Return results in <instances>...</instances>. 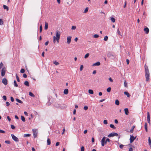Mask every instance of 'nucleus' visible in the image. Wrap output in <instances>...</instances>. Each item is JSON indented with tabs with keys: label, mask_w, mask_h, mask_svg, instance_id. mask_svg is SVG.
Here are the masks:
<instances>
[{
	"label": "nucleus",
	"mask_w": 151,
	"mask_h": 151,
	"mask_svg": "<svg viewBox=\"0 0 151 151\" xmlns=\"http://www.w3.org/2000/svg\"><path fill=\"white\" fill-rule=\"evenodd\" d=\"M60 32L57 30L56 31V37L55 36H53V42L55 43V40L57 41L58 42H59V40L60 38Z\"/></svg>",
	"instance_id": "obj_1"
},
{
	"label": "nucleus",
	"mask_w": 151,
	"mask_h": 151,
	"mask_svg": "<svg viewBox=\"0 0 151 151\" xmlns=\"http://www.w3.org/2000/svg\"><path fill=\"white\" fill-rule=\"evenodd\" d=\"M150 73H145V77L146 78V82H149L150 81Z\"/></svg>",
	"instance_id": "obj_2"
},
{
	"label": "nucleus",
	"mask_w": 151,
	"mask_h": 151,
	"mask_svg": "<svg viewBox=\"0 0 151 151\" xmlns=\"http://www.w3.org/2000/svg\"><path fill=\"white\" fill-rule=\"evenodd\" d=\"M118 136V134L117 133L115 132H112L108 135V137H110L114 136Z\"/></svg>",
	"instance_id": "obj_3"
},
{
	"label": "nucleus",
	"mask_w": 151,
	"mask_h": 151,
	"mask_svg": "<svg viewBox=\"0 0 151 151\" xmlns=\"http://www.w3.org/2000/svg\"><path fill=\"white\" fill-rule=\"evenodd\" d=\"M11 136L13 139L16 142H18L19 141V139L17 137H16L13 134H11Z\"/></svg>",
	"instance_id": "obj_4"
},
{
	"label": "nucleus",
	"mask_w": 151,
	"mask_h": 151,
	"mask_svg": "<svg viewBox=\"0 0 151 151\" xmlns=\"http://www.w3.org/2000/svg\"><path fill=\"white\" fill-rule=\"evenodd\" d=\"M32 131L33 132V135L34 138H36L37 135V130L36 129H33Z\"/></svg>",
	"instance_id": "obj_5"
},
{
	"label": "nucleus",
	"mask_w": 151,
	"mask_h": 151,
	"mask_svg": "<svg viewBox=\"0 0 151 151\" xmlns=\"http://www.w3.org/2000/svg\"><path fill=\"white\" fill-rule=\"evenodd\" d=\"M136 137V136L134 137L133 135H130V142L131 143H132L135 139Z\"/></svg>",
	"instance_id": "obj_6"
},
{
	"label": "nucleus",
	"mask_w": 151,
	"mask_h": 151,
	"mask_svg": "<svg viewBox=\"0 0 151 151\" xmlns=\"http://www.w3.org/2000/svg\"><path fill=\"white\" fill-rule=\"evenodd\" d=\"M6 73V68H3L1 70V75L2 76H4Z\"/></svg>",
	"instance_id": "obj_7"
},
{
	"label": "nucleus",
	"mask_w": 151,
	"mask_h": 151,
	"mask_svg": "<svg viewBox=\"0 0 151 151\" xmlns=\"http://www.w3.org/2000/svg\"><path fill=\"white\" fill-rule=\"evenodd\" d=\"M147 120L148 121L149 124H150V113L149 112H147Z\"/></svg>",
	"instance_id": "obj_8"
},
{
	"label": "nucleus",
	"mask_w": 151,
	"mask_h": 151,
	"mask_svg": "<svg viewBox=\"0 0 151 151\" xmlns=\"http://www.w3.org/2000/svg\"><path fill=\"white\" fill-rule=\"evenodd\" d=\"M106 139V137H104L101 140V144L102 146H104L105 145V141Z\"/></svg>",
	"instance_id": "obj_9"
},
{
	"label": "nucleus",
	"mask_w": 151,
	"mask_h": 151,
	"mask_svg": "<svg viewBox=\"0 0 151 151\" xmlns=\"http://www.w3.org/2000/svg\"><path fill=\"white\" fill-rule=\"evenodd\" d=\"M145 73H150L147 66L145 64L144 66Z\"/></svg>",
	"instance_id": "obj_10"
},
{
	"label": "nucleus",
	"mask_w": 151,
	"mask_h": 151,
	"mask_svg": "<svg viewBox=\"0 0 151 151\" xmlns=\"http://www.w3.org/2000/svg\"><path fill=\"white\" fill-rule=\"evenodd\" d=\"M2 83L5 85H6L7 84V80L6 78H4L2 81Z\"/></svg>",
	"instance_id": "obj_11"
},
{
	"label": "nucleus",
	"mask_w": 151,
	"mask_h": 151,
	"mask_svg": "<svg viewBox=\"0 0 151 151\" xmlns=\"http://www.w3.org/2000/svg\"><path fill=\"white\" fill-rule=\"evenodd\" d=\"M107 56L109 58H111V57H115L114 55H113V54L110 52H109L107 54Z\"/></svg>",
	"instance_id": "obj_12"
},
{
	"label": "nucleus",
	"mask_w": 151,
	"mask_h": 151,
	"mask_svg": "<svg viewBox=\"0 0 151 151\" xmlns=\"http://www.w3.org/2000/svg\"><path fill=\"white\" fill-rule=\"evenodd\" d=\"M71 37H72L71 36H68V37H67V42L68 44H69L70 43L71 41Z\"/></svg>",
	"instance_id": "obj_13"
},
{
	"label": "nucleus",
	"mask_w": 151,
	"mask_h": 151,
	"mask_svg": "<svg viewBox=\"0 0 151 151\" xmlns=\"http://www.w3.org/2000/svg\"><path fill=\"white\" fill-rule=\"evenodd\" d=\"M144 31L146 34H147L149 32V30L148 28L146 27L144 29Z\"/></svg>",
	"instance_id": "obj_14"
},
{
	"label": "nucleus",
	"mask_w": 151,
	"mask_h": 151,
	"mask_svg": "<svg viewBox=\"0 0 151 151\" xmlns=\"http://www.w3.org/2000/svg\"><path fill=\"white\" fill-rule=\"evenodd\" d=\"M124 111H125V114L126 115H128L129 114V110L128 108H126L124 109Z\"/></svg>",
	"instance_id": "obj_15"
},
{
	"label": "nucleus",
	"mask_w": 151,
	"mask_h": 151,
	"mask_svg": "<svg viewBox=\"0 0 151 151\" xmlns=\"http://www.w3.org/2000/svg\"><path fill=\"white\" fill-rule=\"evenodd\" d=\"M100 63L99 62H97L96 63L93 64L92 65L93 66H99V65H100Z\"/></svg>",
	"instance_id": "obj_16"
},
{
	"label": "nucleus",
	"mask_w": 151,
	"mask_h": 151,
	"mask_svg": "<svg viewBox=\"0 0 151 151\" xmlns=\"http://www.w3.org/2000/svg\"><path fill=\"white\" fill-rule=\"evenodd\" d=\"M63 93L65 94H67L68 93V89L67 88H66L65 89H64Z\"/></svg>",
	"instance_id": "obj_17"
},
{
	"label": "nucleus",
	"mask_w": 151,
	"mask_h": 151,
	"mask_svg": "<svg viewBox=\"0 0 151 151\" xmlns=\"http://www.w3.org/2000/svg\"><path fill=\"white\" fill-rule=\"evenodd\" d=\"M48 28V23L46 22H45V30H47Z\"/></svg>",
	"instance_id": "obj_18"
},
{
	"label": "nucleus",
	"mask_w": 151,
	"mask_h": 151,
	"mask_svg": "<svg viewBox=\"0 0 151 151\" xmlns=\"http://www.w3.org/2000/svg\"><path fill=\"white\" fill-rule=\"evenodd\" d=\"M148 143L149 145L150 146V147L151 149V140L150 137L148 138Z\"/></svg>",
	"instance_id": "obj_19"
},
{
	"label": "nucleus",
	"mask_w": 151,
	"mask_h": 151,
	"mask_svg": "<svg viewBox=\"0 0 151 151\" xmlns=\"http://www.w3.org/2000/svg\"><path fill=\"white\" fill-rule=\"evenodd\" d=\"M124 93L128 97H129L130 96L129 94L127 92L125 91L124 92Z\"/></svg>",
	"instance_id": "obj_20"
},
{
	"label": "nucleus",
	"mask_w": 151,
	"mask_h": 151,
	"mask_svg": "<svg viewBox=\"0 0 151 151\" xmlns=\"http://www.w3.org/2000/svg\"><path fill=\"white\" fill-rule=\"evenodd\" d=\"M135 127L134 125L132 127L131 129H130V132H131L132 133L133 132V130H134V128H135Z\"/></svg>",
	"instance_id": "obj_21"
},
{
	"label": "nucleus",
	"mask_w": 151,
	"mask_h": 151,
	"mask_svg": "<svg viewBox=\"0 0 151 151\" xmlns=\"http://www.w3.org/2000/svg\"><path fill=\"white\" fill-rule=\"evenodd\" d=\"M3 6L4 9H6L7 11L9 10V7L6 5H4Z\"/></svg>",
	"instance_id": "obj_22"
},
{
	"label": "nucleus",
	"mask_w": 151,
	"mask_h": 151,
	"mask_svg": "<svg viewBox=\"0 0 151 151\" xmlns=\"http://www.w3.org/2000/svg\"><path fill=\"white\" fill-rule=\"evenodd\" d=\"M24 84L27 86H29V82L27 81H26L24 82Z\"/></svg>",
	"instance_id": "obj_23"
},
{
	"label": "nucleus",
	"mask_w": 151,
	"mask_h": 151,
	"mask_svg": "<svg viewBox=\"0 0 151 151\" xmlns=\"http://www.w3.org/2000/svg\"><path fill=\"white\" fill-rule=\"evenodd\" d=\"M29 95L30 96L33 97H34L35 96V95L32 93L30 92H29Z\"/></svg>",
	"instance_id": "obj_24"
},
{
	"label": "nucleus",
	"mask_w": 151,
	"mask_h": 151,
	"mask_svg": "<svg viewBox=\"0 0 151 151\" xmlns=\"http://www.w3.org/2000/svg\"><path fill=\"white\" fill-rule=\"evenodd\" d=\"M51 144V142L50 141V140L48 138L47 140V144L48 145H50Z\"/></svg>",
	"instance_id": "obj_25"
},
{
	"label": "nucleus",
	"mask_w": 151,
	"mask_h": 151,
	"mask_svg": "<svg viewBox=\"0 0 151 151\" xmlns=\"http://www.w3.org/2000/svg\"><path fill=\"white\" fill-rule=\"evenodd\" d=\"M21 118L23 122H25V118L23 116H21Z\"/></svg>",
	"instance_id": "obj_26"
},
{
	"label": "nucleus",
	"mask_w": 151,
	"mask_h": 151,
	"mask_svg": "<svg viewBox=\"0 0 151 151\" xmlns=\"http://www.w3.org/2000/svg\"><path fill=\"white\" fill-rule=\"evenodd\" d=\"M16 101L20 103L21 104H22L23 102L21 101V100H20L19 99H16Z\"/></svg>",
	"instance_id": "obj_27"
},
{
	"label": "nucleus",
	"mask_w": 151,
	"mask_h": 151,
	"mask_svg": "<svg viewBox=\"0 0 151 151\" xmlns=\"http://www.w3.org/2000/svg\"><path fill=\"white\" fill-rule=\"evenodd\" d=\"M115 104L117 105H119V102L118 100H116L115 101Z\"/></svg>",
	"instance_id": "obj_28"
},
{
	"label": "nucleus",
	"mask_w": 151,
	"mask_h": 151,
	"mask_svg": "<svg viewBox=\"0 0 151 151\" xmlns=\"http://www.w3.org/2000/svg\"><path fill=\"white\" fill-rule=\"evenodd\" d=\"M88 93L90 94H93V91L91 89H89L88 90Z\"/></svg>",
	"instance_id": "obj_29"
},
{
	"label": "nucleus",
	"mask_w": 151,
	"mask_h": 151,
	"mask_svg": "<svg viewBox=\"0 0 151 151\" xmlns=\"http://www.w3.org/2000/svg\"><path fill=\"white\" fill-rule=\"evenodd\" d=\"M4 22L2 19H0V25H1L3 24Z\"/></svg>",
	"instance_id": "obj_30"
},
{
	"label": "nucleus",
	"mask_w": 151,
	"mask_h": 151,
	"mask_svg": "<svg viewBox=\"0 0 151 151\" xmlns=\"http://www.w3.org/2000/svg\"><path fill=\"white\" fill-rule=\"evenodd\" d=\"M110 127L113 129H116V127L114 126V125L113 124H110Z\"/></svg>",
	"instance_id": "obj_31"
},
{
	"label": "nucleus",
	"mask_w": 151,
	"mask_h": 151,
	"mask_svg": "<svg viewBox=\"0 0 151 151\" xmlns=\"http://www.w3.org/2000/svg\"><path fill=\"white\" fill-rule=\"evenodd\" d=\"M31 135V134H25L24 135V137H29Z\"/></svg>",
	"instance_id": "obj_32"
},
{
	"label": "nucleus",
	"mask_w": 151,
	"mask_h": 151,
	"mask_svg": "<svg viewBox=\"0 0 151 151\" xmlns=\"http://www.w3.org/2000/svg\"><path fill=\"white\" fill-rule=\"evenodd\" d=\"M16 79H17V81L18 82H19L20 81V80L19 79V77L18 76H17V74H16Z\"/></svg>",
	"instance_id": "obj_33"
},
{
	"label": "nucleus",
	"mask_w": 151,
	"mask_h": 151,
	"mask_svg": "<svg viewBox=\"0 0 151 151\" xmlns=\"http://www.w3.org/2000/svg\"><path fill=\"white\" fill-rule=\"evenodd\" d=\"M111 88L110 87H109L107 89L106 91L107 92H109L111 91Z\"/></svg>",
	"instance_id": "obj_34"
},
{
	"label": "nucleus",
	"mask_w": 151,
	"mask_h": 151,
	"mask_svg": "<svg viewBox=\"0 0 151 151\" xmlns=\"http://www.w3.org/2000/svg\"><path fill=\"white\" fill-rule=\"evenodd\" d=\"M88 8L87 7H86L85 9L84 12H83L84 13H86L88 11Z\"/></svg>",
	"instance_id": "obj_35"
},
{
	"label": "nucleus",
	"mask_w": 151,
	"mask_h": 151,
	"mask_svg": "<svg viewBox=\"0 0 151 151\" xmlns=\"http://www.w3.org/2000/svg\"><path fill=\"white\" fill-rule=\"evenodd\" d=\"M14 86H15L17 87L18 86V85L17 84L16 81L15 80H14Z\"/></svg>",
	"instance_id": "obj_36"
},
{
	"label": "nucleus",
	"mask_w": 151,
	"mask_h": 151,
	"mask_svg": "<svg viewBox=\"0 0 151 151\" xmlns=\"http://www.w3.org/2000/svg\"><path fill=\"white\" fill-rule=\"evenodd\" d=\"M111 22H115V19L113 17L111 18Z\"/></svg>",
	"instance_id": "obj_37"
},
{
	"label": "nucleus",
	"mask_w": 151,
	"mask_h": 151,
	"mask_svg": "<svg viewBox=\"0 0 151 151\" xmlns=\"http://www.w3.org/2000/svg\"><path fill=\"white\" fill-rule=\"evenodd\" d=\"M108 40V37L107 36H105L104 38V40L105 41H107Z\"/></svg>",
	"instance_id": "obj_38"
},
{
	"label": "nucleus",
	"mask_w": 151,
	"mask_h": 151,
	"mask_svg": "<svg viewBox=\"0 0 151 151\" xmlns=\"http://www.w3.org/2000/svg\"><path fill=\"white\" fill-rule=\"evenodd\" d=\"M89 53H88L86 54V55L84 56L85 58H87L89 56Z\"/></svg>",
	"instance_id": "obj_39"
},
{
	"label": "nucleus",
	"mask_w": 151,
	"mask_h": 151,
	"mask_svg": "<svg viewBox=\"0 0 151 151\" xmlns=\"http://www.w3.org/2000/svg\"><path fill=\"white\" fill-rule=\"evenodd\" d=\"M93 37H94L95 38H97L98 37H99V36L98 35L95 34L93 35Z\"/></svg>",
	"instance_id": "obj_40"
},
{
	"label": "nucleus",
	"mask_w": 151,
	"mask_h": 151,
	"mask_svg": "<svg viewBox=\"0 0 151 151\" xmlns=\"http://www.w3.org/2000/svg\"><path fill=\"white\" fill-rule=\"evenodd\" d=\"M83 65H81L80 66V70L81 71L83 69Z\"/></svg>",
	"instance_id": "obj_41"
},
{
	"label": "nucleus",
	"mask_w": 151,
	"mask_h": 151,
	"mask_svg": "<svg viewBox=\"0 0 151 151\" xmlns=\"http://www.w3.org/2000/svg\"><path fill=\"white\" fill-rule=\"evenodd\" d=\"M5 143L8 144H10L11 143V142L9 140H6L5 141Z\"/></svg>",
	"instance_id": "obj_42"
},
{
	"label": "nucleus",
	"mask_w": 151,
	"mask_h": 151,
	"mask_svg": "<svg viewBox=\"0 0 151 151\" xmlns=\"http://www.w3.org/2000/svg\"><path fill=\"white\" fill-rule=\"evenodd\" d=\"M25 72V70L24 69H21L20 70V72L22 73H23Z\"/></svg>",
	"instance_id": "obj_43"
},
{
	"label": "nucleus",
	"mask_w": 151,
	"mask_h": 151,
	"mask_svg": "<svg viewBox=\"0 0 151 151\" xmlns=\"http://www.w3.org/2000/svg\"><path fill=\"white\" fill-rule=\"evenodd\" d=\"M42 25H41L40 27V32H42Z\"/></svg>",
	"instance_id": "obj_44"
},
{
	"label": "nucleus",
	"mask_w": 151,
	"mask_h": 151,
	"mask_svg": "<svg viewBox=\"0 0 151 151\" xmlns=\"http://www.w3.org/2000/svg\"><path fill=\"white\" fill-rule=\"evenodd\" d=\"M3 64L2 63H0V69L1 68H3Z\"/></svg>",
	"instance_id": "obj_45"
},
{
	"label": "nucleus",
	"mask_w": 151,
	"mask_h": 151,
	"mask_svg": "<svg viewBox=\"0 0 151 151\" xmlns=\"http://www.w3.org/2000/svg\"><path fill=\"white\" fill-rule=\"evenodd\" d=\"M124 86L125 87H127V83H126V81L125 80L124 81Z\"/></svg>",
	"instance_id": "obj_46"
},
{
	"label": "nucleus",
	"mask_w": 151,
	"mask_h": 151,
	"mask_svg": "<svg viewBox=\"0 0 151 151\" xmlns=\"http://www.w3.org/2000/svg\"><path fill=\"white\" fill-rule=\"evenodd\" d=\"M53 63L56 65H58L59 64V63L56 61H54Z\"/></svg>",
	"instance_id": "obj_47"
},
{
	"label": "nucleus",
	"mask_w": 151,
	"mask_h": 151,
	"mask_svg": "<svg viewBox=\"0 0 151 151\" xmlns=\"http://www.w3.org/2000/svg\"><path fill=\"white\" fill-rule=\"evenodd\" d=\"M88 109V107L86 106H85L84 107L83 109L85 110H87Z\"/></svg>",
	"instance_id": "obj_48"
},
{
	"label": "nucleus",
	"mask_w": 151,
	"mask_h": 151,
	"mask_svg": "<svg viewBox=\"0 0 151 151\" xmlns=\"http://www.w3.org/2000/svg\"><path fill=\"white\" fill-rule=\"evenodd\" d=\"M11 128L13 129H14L15 128V126L13 125H11Z\"/></svg>",
	"instance_id": "obj_49"
},
{
	"label": "nucleus",
	"mask_w": 151,
	"mask_h": 151,
	"mask_svg": "<svg viewBox=\"0 0 151 151\" xmlns=\"http://www.w3.org/2000/svg\"><path fill=\"white\" fill-rule=\"evenodd\" d=\"M104 123L105 124H107V121L106 120H104Z\"/></svg>",
	"instance_id": "obj_50"
},
{
	"label": "nucleus",
	"mask_w": 151,
	"mask_h": 151,
	"mask_svg": "<svg viewBox=\"0 0 151 151\" xmlns=\"http://www.w3.org/2000/svg\"><path fill=\"white\" fill-rule=\"evenodd\" d=\"M3 99L5 101L6 100V97L5 96H3Z\"/></svg>",
	"instance_id": "obj_51"
},
{
	"label": "nucleus",
	"mask_w": 151,
	"mask_h": 151,
	"mask_svg": "<svg viewBox=\"0 0 151 151\" xmlns=\"http://www.w3.org/2000/svg\"><path fill=\"white\" fill-rule=\"evenodd\" d=\"M117 32H118V34L119 35H121V32H120V31H119V28L117 29Z\"/></svg>",
	"instance_id": "obj_52"
},
{
	"label": "nucleus",
	"mask_w": 151,
	"mask_h": 151,
	"mask_svg": "<svg viewBox=\"0 0 151 151\" xmlns=\"http://www.w3.org/2000/svg\"><path fill=\"white\" fill-rule=\"evenodd\" d=\"M84 148L83 146H82L81 148V151H84Z\"/></svg>",
	"instance_id": "obj_53"
},
{
	"label": "nucleus",
	"mask_w": 151,
	"mask_h": 151,
	"mask_svg": "<svg viewBox=\"0 0 151 151\" xmlns=\"http://www.w3.org/2000/svg\"><path fill=\"white\" fill-rule=\"evenodd\" d=\"M11 100L12 102H13L14 101V99L12 97H10Z\"/></svg>",
	"instance_id": "obj_54"
},
{
	"label": "nucleus",
	"mask_w": 151,
	"mask_h": 151,
	"mask_svg": "<svg viewBox=\"0 0 151 151\" xmlns=\"http://www.w3.org/2000/svg\"><path fill=\"white\" fill-rule=\"evenodd\" d=\"M6 106H8L10 105V103H9V102H8V101H7L6 102Z\"/></svg>",
	"instance_id": "obj_55"
},
{
	"label": "nucleus",
	"mask_w": 151,
	"mask_h": 151,
	"mask_svg": "<svg viewBox=\"0 0 151 151\" xmlns=\"http://www.w3.org/2000/svg\"><path fill=\"white\" fill-rule=\"evenodd\" d=\"M76 28V27L75 26H72L71 28V29L73 30L75 29Z\"/></svg>",
	"instance_id": "obj_56"
},
{
	"label": "nucleus",
	"mask_w": 151,
	"mask_h": 151,
	"mask_svg": "<svg viewBox=\"0 0 151 151\" xmlns=\"http://www.w3.org/2000/svg\"><path fill=\"white\" fill-rule=\"evenodd\" d=\"M0 133H5V132L4 130L0 129Z\"/></svg>",
	"instance_id": "obj_57"
},
{
	"label": "nucleus",
	"mask_w": 151,
	"mask_h": 151,
	"mask_svg": "<svg viewBox=\"0 0 151 151\" xmlns=\"http://www.w3.org/2000/svg\"><path fill=\"white\" fill-rule=\"evenodd\" d=\"M23 76L24 78H26L27 76V75L25 73L24 74Z\"/></svg>",
	"instance_id": "obj_58"
},
{
	"label": "nucleus",
	"mask_w": 151,
	"mask_h": 151,
	"mask_svg": "<svg viewBox=\"0 0 151 151\" xmlns=\"http://www.w3.org/2000/svg\"><path fill=\"white\" fill-rule=\"evenodd\" d=\"M7 118L8 119L9 122H10L11 120V118L9 117L8 116H7Z\"/></svg>",
	"instance_id": "obj_59"
},
{
	"label": "nucleus",
	"mask_w": 151,
	"mask_h": 151,
	"mask_svg": "<svg viewBox=\"0 0 151 151\" xmlns=\"http://www.w3.org/2000/svg\"><path fill=\"white\" fill-rule=\"evenodd\" d=\"M124 147V145H119V147L121 148V149H122L123 147Z\"/></svg>",
	"instance_id": "obj_60"
},
{
	"label": "nucleus",
	"mask_w": 151,
	"mask_h": 151,
	"mask_svg": "<svg viewBox=\"0 0 151 151\" xmlns=\"http://www.w3.org/2000/svg\"><path fill=\"white\" fill-rule=\"evenodd\" d=\"M48 43H49V41H46L45 42V45L46 46H47L48 45Z\"/></svg>",
	"instance_id": "obj_61"
},
{
	"label": "nucleus",
	"mask_w": 151,
	"mask_h": 151,
	"mask_svg": "<svg viewBox=\"0 0 151 151\" xmlns=\"http://www.w3.org/2000/svg\"><path fill=\"white\" fill-rule=\"evenodd\" d=\"M106 142H109L110 141V139H109V138H107L106 139Z\"/></svg>",
	"instance_id": "obj_62"
},
{
	"label": "nucleus",
	"mask_w": 151,
	"mask_h": 151,
	"mask_svg": "<svg viewBox=\"0 0 151 151\" xmlns=\"http://www.w3.org/2000/svg\"><path fill=\"white\" fill-rule=\"evenodd\" d=\"M59 144H60V142H57L56 143L55 145L57 146H58L59 145Z\"/></svg>",
	"instance_id": "obj_63"
},
{
	"label": "nucleus",
	"mask_w": 151,
	"mask_h": 151,
	"mask_svg": "<svg viewBox=\"0 0 151 151\" xmlns=\"http://www.w3.org/2000/svg\"><path fill=\"white\" fill-rule=\"evenodd\" d=\"M128 151H133V149L132 147L129 148Z\"/></svg>",
	"instance_id": "obj_64"
}]
</instances>
